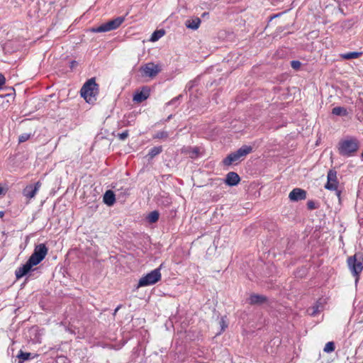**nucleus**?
Segmentation results:
<instances>
[{"label": "nucleus", "mask_w": 363, "mask_h": 363, "mask_svg": "<svg viewBox=\"0 0 363 363\" xmlns=\"http://www.w3.org/2000/svg\"><path fill=\"white\" fill-rule=\"evenodd\" d=\"M306 191L300 188L294 189L289 195V198L292 201H298L306 199Z\"/></svg>", "instance_id": "10"}, {"label": "nucleus", "mask_w": 363, "mask_h": 363, "mask_svg": "<svg viewBox=\"0 0 363 363\" xmlns=\"http://www.w3.org/2000/svg\"><path fill=\"white\" fill-rule=\"evenodd\" d=\"M165 34V32L163 29L161 30H156L154 31L150 37V41L155 42L157 41L160 38H161Z\"/></svg>", "instance_id": "21"}, {"label": "nucleus", "mask_w": 363, "mask_h": 363, "mask_svg": "<svg viewBox=\"0 0 363 363\" xmlns=\"http://www.w3.org/2000/svg\"><path fill=\"white\" fill-rule=\"evenodd\" d=\"M201 24V19L199 18H195L193 19L187 20L185 23L186 28L191 30H196L199 28Z\"/></svg>", "instance_id": "16"}, {"label": "nucleus", "mask_w": 363, "mask_h": 363, "mask_svg": "<svg viewBox=\"0 0 363 363\" xmlns=\"http://www.w3.org/2000/svg\"><path fill=\"white\" fill-rule=\"evenodd\" d=\"M219 325L220 327V331L219 332V334H220L228 328V322L226 320V316L221 317L220 320H219Z\"/></svg>", "instance_id": "25"}, {"label": "nucleus", "mask_w": 363, "mask_h": 363, "mask_svg": "<svg viewBox=\"0 0 363 363\" xmlns=\"http://www.w3.org/2000/svg\"><path fill=\"white\" fill-rule=\"evenodd\" d=\"M125 21L124 16H118L96 28L91 30L94 33H104L117 29Z\"/></svg>", "instance_id": "7"}, {"label": "nucleus", "mask_w": 363, "mask_h": 363, "mask_svg": "<svg viewBox=\"0 0 363 363\" xmlns=\"http://www.w3.org/2000/svg\"><path fill=\"white\" fill-rule=\"evenodd\" d=\"M11 91H13L12 94H14L15 90H14L13 88L11 89ZM11 94H6V95L1 96L4 97V96H11Z\"/></svg>", "instance_id": "37"}, {"label": "nucleus", "mask_w": 363, "mask_h": 363, "mask_svg": "<svg viewBox=\"0 0 363 363\" xmlns=\"http://www.w3.org/2000/svg\"><path fill=\"white\" fill-rule=\"evenodd\" d=\"M160 217V213L157 211H153L150 212L148 216H147V220L150 223H156Z\"/></svg>", "instance_id": "20"}, {"label": "nucleus", "mask_w": 363, "mask_h": 363, "mask_svg": "<svg viewBox=\"0 0 363 363\" xmlns=\"http://www.w3.org/2000/svg\"><path fill=\"white\" fill-rule=\"evenodd\" d=\"M323 308V306L322 303L318 301L313 306L309 308L311 311V315L315 316L317 313H318Z\"/></svg>", "instance_id": "17"}, {"label": "nucleus", "mask_w": 363, "mask_h": 363, "mask_svg": "<svg viewBox=\"0 0 363 363\" xmlns=\"http://www.w3.org/2000/svg\"><path fill=\"white\" fill-rule=\"evenodd\" d=\"M335 194H336L337 196L339 198V199H340L341 191L338 190L337 188V190H335Z\"/></svg>", "instance_id": "34"}, {"label": "nucleus", "mask_w": 363, "mask_h": 363, "mask_svg": "<svg viewBox=\"0 0 363 363\" xmlns=\"http://www.w3.org/2000/svg\"><path fill=\"white\" fill-rule=\"evenodd\" d=\"M169 134L166 130L158 131L153 136V139L166 140L169 137Z\"/></svg>", "instance_id": "23"}, {"label": "nucleus", "mask_w": 363, "mask_h": 363, "mask_svg": "<svg viewBox=\"0 0 363 363\" xmlns=\"http://www.w3.org/2000/svg\"><path fill=\"white\" fill-rule=\"evenodd\" d=\"M161 267L162 265L141 277L138 283L137 288L152 285L158 282L161 279Z\"/></svg>", "instance_id": "6"}, {"label": "nucleus", "mask_w": 363, "mask_h": 363, "mask_svg": "<svg viewBox=\"0 0 363 363\" xmlns=\"http://www.w3.org/2000/svg\"><path fill=\"white\" fill-rule=\"evenodd\" d=\"M182 97V95H179L177 97L172 99L170 101L167 103V105H173L177 101H178Z\"/></svg>", "instance_id": "32"}, {"label": "nucleus", "mask_w": 363, "mask_h": 363, "mask_svg": "<svg viewBox=\"0 0 363 363\" xmlns=\"http://www.w3.org/2000/svg\"><path fill=\"white\" fill-rule=\"evenodd\" d=\"M103 201L108 206H112L116 202L114 192L111 190H107L103 196Z\"/></svg>", "instance_id": "15"}, {"label": "nucleus", "mask_w": 363, "mask_h": 363, "mask_svg": "<svg viewBox=\"0 0 363 363\" xmlns=\"http://www.w3.org/2000/svg\"><path fill=\"white\" fill-rule=\"evenodd\" d=\"M301 63L298 60H292L291 66L293 69L297 70L301 67Z\"/></svg>", "instance_id": "30"}, {"label": "nucleus", "mask_w": 363, "mask_h": 363, "mask_svg": "<svg viewBox=\"0 0 363 363\" xmlns=\"http://www.w3.org/2000/svg\"><path fill=\"white\" fill-rule=\"evenodd\" d=\"M162 69L159 65H155L153 62H148L141 66L140 71L142 72L143 76L153 78L156 77Z\"/></svg>", "instance_id": "8"}, {"label": "nucleus", "mask_w": 363, "mask_h": 363, "mask_svg": "<svg viewBox=\"0 0 363 363\" xmlns=\"http://www.w3.org/2000/svg\"><path fill=\"white\" fill-rule=\"evenodd\" d=\"M335 343L333 342H328L325 345L323 351L327 353H330V352H333L335 350Z\"/></svg>", "instance_id": "26"}, {"label": "nucleus", "mask_w": 363, "mask_h": 363, "mask_svg": "<svg viewBox=\"0 0 363 363\" xmlns=\"http://www.w3.org/2000/svg\"><path fill=\"white\" fill-rule=\"evenodd\" d=\"M252 152V147L250 145H242L236 151L231 152L223 160V164L225 166H230L233 164H238L239 162L244 160V158Z\"/></svg>", "instance_id": "4"}, {"label": "nucleus", "mask_w": 363, "mask_h": 363, "mask_svg": "<svg viewBox=\"0 0 363 363\" xmlns=\"http://www.w3.org/2000/svg\"><path fill=\"white\" fill-rule=\"evenodd\" d=\"M328 181L325 188L328 190H337L339 182L337 178V172L334 169H330L328 172Z\"/></svg>", "instance_id": "9"}, {"label": "nucleus", "mask_w": 363, "mask_h": 363, "mask_svg": "<svg viewBox=\"0 0 363 363\" xmlns=\"http://www.w3.org/2000/svg\"><path fill=\"white\" fill-rule=\"evenodd\" d=\"M267 301V297L264 295L251 294L248 298L250 305H262Z\"/></svg>", "instance_id": "14"}, {"label": "nucleus", "mask_w": 363, "mask_h": 363, "mask_svg": "<svg viewBox=\"0 0 363 363\" xmlns=\"http://www.w3.org/2000/svg\"><path fill=\"white\" fill-rule=\"evenodd\" d=\"M359 147V142L355 138L342 140L338 143L339 154L344 157H352L355 155Z\"/></svg>", "instance_id": "2"}, {"label": "nucleus", "mask_w": 363, "mask_h": 363, "mask_svg": "<svg viewBox=\"0 0 363 363\" xmlns=\"http://www.w3.org/2000/svg\"><path fill=\"white\" fill-rule=\"evenodd\" d=\"M3 191V188L0 186V194L2 193Z\"/></svg>", "instance_id": "40"}, {"label": "nucleus", "mask_w": 363, "mask_h": 363, "mask_svg": "<svg viewBox=\"0 0 363 363\" xmlns=\"http://www.w3.org/2000/svg\"><path fill=\"white\" fill-rule=\"evenodd\" d=\"M41 186V182L40 181L37 182L34 186L28 185L23 190V195L28 199L33 198L40 187Z\"/></svg>", "instance_id": "12"}, {"label": "nucleus", "mask_w": 363, "mask_h": 363, "mask_svg": "<svg viewBox=\"0 0 363 363\" xmlns=\"http://www.w3.org/2000/svg\"><path fill=\"white\" fill-rule=\"evenodd\" d=\"M30 138V134H28V133H23L22 135H21L18 138V142L21 143H24L26 141H27L28 139Z\"/></svg>", "instance_id": "28"}, {"label": "nucleus", "mask_w": 363, "mask_h": 363, "mask_svg": "<svg viewBox=\"0 0 363 363\" xmlns=\"http://www.w3.org/2000/svg\"><path fill=\"white\" fill-rule=\"evenodd\" d=\"M68 359L65 356H58L55 359V363H68Z\"/></svg>", "instance_id": "29"}, {"label": "nucleus", "mask_w": 363, "mask_h": 363, "mask_svg": "<svg viewBox=\"0 0 363 363\" xmlns=\"http://www.w3.org/2000/svg\"><path fill=\"white\" fill-rule=\"evenodd\" d=\"M69 64H70L69 65V67H70L71 69H72L74 67H76L77 66V65H78L77 62L75 61V60L71 61Z\"/></svg>", "instance_id": "33"}, {"label": "nucleus", "mask_w": 363, "mask_h": 363, "mask_svg": "<svg viewBox=\"0 0 363 363\" xmlns=\"http://www.w3.org/2000/svg\"><path fill=\"white\" fill-rule=\"evenodd\" d=\"M347 263L352 275L355 277V282L357 283L359 281V274L363 270V255L360 253H356L347 258Z\"/></svg>", "instance_id": "5"}, {"label": "nucleus", "mask_w": 363, "mask_h": 363, "mask_svg": "<svg viewBox=\"0 0 363 363\" xmlns=\"http://www.w3.org/2000/svg\"><path fill=\"white\" fill-rule=\"evenodd\" d=\"M332 113L335 116H345L348 114V112L344 107L336 106L333 108Z\"/></svg>", "instance_id": "18"}, {"label": "nucleus", "mask_w": 363, "mask_h": 363, "mask_svg": "<svg viewBox=\"0 0 363 363\" xmlns=\"http://www.w3.org/2000/svg\"><path fill=\"white\" fill-rule=\"evenodd\" d=\"M121 307V305H119V306H117V308L114 311L113 315H116V313H117V311L119 310V308Z\"/></svg>", "instance_id": "36"}, {"label": "nucleus", "mask_w": 363, "mask_h": 363, "mask_svg": "<svg viewBox=\"0 0 363 363\" xmlns=\"http://www.w3.org/2000/svg\"><path fill=\"white\" fill-rule=\"evenodd\" d=\"M162 152V146H155L150 149L148 156L150 158H153L155 156L158 155Z\"/></svg>", "instance_id": "22"}, {"label": "nucleus", "mask_w": 363, "mask_h": 363, "mask_svg": "<svg viewBox=\"0 0 363 363\" xmlns=\"http://www.w3.org/2000/svg\"><path fill=\"white\" fill-rule=\"evenodd\" d=\"M240 181V176L234 172H230L226 174L225 182L230 186H236Z\"/></svg>", "instance_id": "13"}, {"label": "nucleus", "mask_w": 363, "mask_h": 363, "mask_svg": "<svg viewBox=\"0 0 363 363\" xmlns=\"http://www.w3.org/2000/svg\"><path fill=\"white\" fill-rule=\"evenodd\" d=\"M318 206L315 205V202L312 200H310L307 202V208L308 210H314L318 208Z\"/></svg>", "instance_id": "31"}, {"label": "nucleus", "mask_w": 363, "mask_h": 363, "mask_svg": "<svg viewBox=\"0 0 363 363\" xmlns=\"http://www.w3.org/2000/svg\"><path fill=\"white\" fill-rule=\"evenodd\" d=\"M171 118H172V115L169 116H168V118H167V121H168V120L171 119Z\"/></svg>", "instance_id": "41"}, {"label": "nucleus", "mask_w": 363, "mask_h": 363, "mask_svg": "<svg viewBox=\"0 0 363 363\" xmlns=\"http://www.w3.org/2000/svg\"><path fill=\"white\" fill-rule=\"evenodd\" d=\"M194 86V84L192 83V82H190L188 85L186 86V87L189 89H191L192 87Z\"/></svg>", "instance_id": "35"}, {"label": "nucleus", "mask_w": 363, "mask_h": 363, "mask_svg": "<svg viewBox=\"0 0 363 363\" xmlns=\"http://www.w3.org/2000/svg\"><path fill=\"white\" fill-rule=\"evenodd\" d=\"M207 15H208V13H203L202 14V16H206Z\"/></svg>", "instance_id": "39"}, {"label": "nucleus", "mask_w": 363, "mask_h": 363, "mask_svg": "<svg viewBox=\"0 0 363 363\" xmlns=\"http://www.w3.org/2000/svg\"><path fill=\"white\" fill-rule=\"evenodd\" d=\"M48 252V248L45 244L41 243L35 245L33 252L27 262L16 270V278L19 279L33 271V267L40 264L45 259Z\"/></svg>", "instance_id": "1"}, {"label": "nucleus", "mask_w": 363, "mask_h": 363, "mask_svg": "<svg viewBox=\"0 0 363 363\" xmlns=\"http://www.w3.org/2000/svg\"><path fill=\"white\" fill-rule=\"evenodd\" d=\"M4 213L3 211H0V217H2L4 216Z\"/></svg>", "instance_id": "38"}, {"label": "nucleus", "mask_w": 363, "mask_h": 363, "mask_svg": "<svg viewBox=\"0 0 363 363\" xmlns=\"http://www.w3.org/2000/svg\"><path fill=\"white\" fill-rule=\"evenodd\" d=\"M150 89L148 86H143L140 91H137L133 96V101L142 103L150 96Z\"/></svg>", "instance_id": "11"}, {"label": "nucleus", "mask_w": 363, "mask_h": 363, "mask_svg": "<svg viewBox=\"0 0 363 363\" xmlns=\"http://www.w3.org/2000/svg\"><path fill=\"white\" fill-rule=\"evenodd\" d=\"M129 133L128 130H125L121 133H118L117 137L121 140H125L128 137Z\"/></svg>", "instance_id": "27"}, {"label": "nucleus", "mask_w": 363, "mask_h": 363, "mask_svg": "<svg viewBox=\"0 0 363 363\" xmlns=\"http://www.w3.org/2000/svg\"><path fill=\"white\" fill-rule=\"evenodd\" d=\"M361 52H350L345 54L341 55V57L345 60H351L358 58L362 55Z\"/></svg>", "instance_id": "19"}, {"label": "nucleus", "mask_w": 363, "mask_h": 363, "mask_svg": "<svg viewBox=\"0 0 363 363\" xmlns=\"http://www.w3.org/2000/svg\"><path fill=\"white\" fill-rule=\"evenodd\" d=\"M31 356V353L30 352H23L21 350L19 352V354L17 355V357L19 359L20 363H23L25 361L30 359Z\"/></svg>", "instance_id": "24"}, {"label": "nucleus", "mask_w": 363, "mask_h": 363, "mask_svg": "<svg viewBox=\"0 0 363 363\" xmlns=\"http://www.w3.org/2000/svg\"><path fill=\"white\" fill-rule=\"evenodd\" d=\"M80 94L87 103H93L96 100L99 94V84L96 83L95 78L88 79L82 86Z\"/></svg>", "instance_id": "3"}]
</instances>
